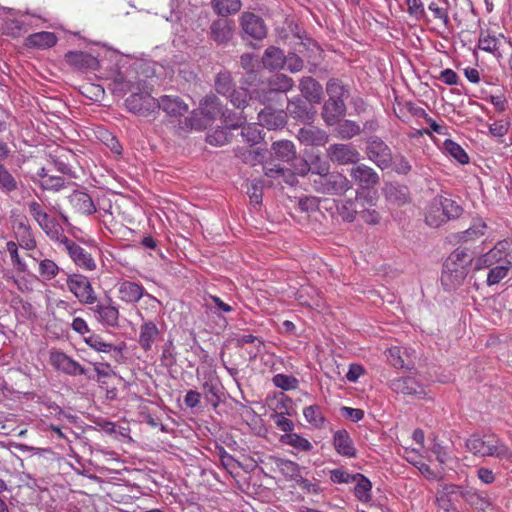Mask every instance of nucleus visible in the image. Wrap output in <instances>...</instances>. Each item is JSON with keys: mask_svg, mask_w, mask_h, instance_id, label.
<instances>
[{"mask_svg": "<svg viewBox=\"0 0 512 512\" xmlns=\"http://www.w3.org/2000/svg\"><path fill=\"white\" fill-rule=\"evenodd\" d=\"M85 343L98 352L109 353L111 351H121L113 344L105 342L99 335L96 334H92L86 337Z\"/></svg>", "mask_w": 512, "mask_h": 512, "instance_id": "c03bdc74", "label": "nucleus"}, {"mask_svg": "<svg viewBox=\"0 0 512 512\" xmlns=\"http://www.w3.org/2000/svg\"><path fill=\"white\" fill-rule=\"evenodd\" d=\"M68 290L85 305L94 304L97 301V295L88 278L81 274L69 275L66 280Z\"/></svg>", "mask_w": 512, "mask_h": 512, "instance_id": "0eeeda50", "label": "nucleus"}, {"mask_svg": "<svg viewBox=\"0 0 512 512\" xmlns=\"http://www.w3.org/2000/svg\"><path fill=\"white\" fill-rule=\"evenodd\" d=\"M282 441L300 451H310L313 448L312 444L306 438L295 433L283 435Z\"/></svg>", "mask_w": 512, "mask_h": 512, "instance_id": "49530a36", "label": "nucleus"}, {"mask_svg": "<svg viewBox=\"0 0 512 512\" xmlns=\"http://www.w3.org/2000/svg\"><path fill=\"white\" fill-rule=\"evenodd\" d=\"M352 185L356 184L362 190L373 189L380 183V176L370 166L360 163V161L352 166L349 170Z\"/></svg>", "mask_w": 512, "mask_h": 512, "instance_id": "6e6552de", "label": "nucleus"}, {"mask_svg": "<svg viewBox=\"0 0 512 512\" xmlns=\"http://www.w3.org/2000/svg\"><path fill=\"white\" fill-rule=\"evenodd\" d=\"M38 183L42 189L52 191H59L65 186V181L62 177L51 174L44 180H39Z\"/></svg>", "mask_w": 512, "mask_h": 512, "instance_id": "6e6d98bb", "label": "nucleus"}, {"mask_svg": "<svg viewBox=\"0 0 512 512\" xmlns=\"http://www.w3.org/2000/svg\"><path fill=\"white\" fill-rule=\"evenodd\" d=\"M338 212L342 219L347 222L354 221L358 213L355 208V202L352 199L343 201L342 205L338 207Z\"/></svg>", "mask_w": 512, "mask_h": 512, "instance_id": "5fc2aeb1", "label": "nucleus"}, {"mask_svg": "<svg viewBox=\"0 0 512 512\" xmlns=\"http://www.w3.org/2000/svg\"><path fill=\"white\" fill-rule=\"evenodd\" d=\"M225 125L230 129L241 128L244 124H246V116L243 112H232L228 109L225 110V115L221 117Z\"/></svg>", "mask_w": 512, "mask_h": 512, "instance_id": "09e8293b", "label": "nucleus"}, {"mask_svg": "<svg viewBox=\"0 0 512 512\" xmlns=\"http://www.w3.org/2000/svg\"><path fill=\"white\" fill-rule=\"evenodd\" d=\"M50 363L58 371L71 376L86 375L87 373L84 367L61 351L50 352Z\"/></svg>", "mask_w": 512, "mask_h": 512, "instance_id": "9b49d317", "label": "nucleus"}, {"mask_svg": "<svg viewBox=\"0 0 512 512\" xmlns=\"http://www.w3.org/2000/svg\"><path fill=\"white\" fill-rule=\"evenodd\" d=\"M327 158L337 166L356 165L361 154L353 144L335 143L326 149Z\"/></svg>", "mask_w": 512, "mask_h": 512, "instance_id": "423d86ee", "label": "nucleus"}, {"mask_svg": "<svg viewBox=\"0 0 512 512\" xmlns=\"http://www.w3.org/2000/svg\"><path fill=\"white\" fill-rule=\"evenodd\" d=\"M313 189L320 194L342 196L352 189V182L340 172H331L319 180H311Z\"/></svg>", "mask_w": 512, "mask_h": 512, "instance_id": "20e7f679", "label": "nucleus"}, {"mask_svg": "<svg viewBox=\"0 0 512 512\" xmlns=\"http://www.w3.org/2000/svg\"><path fill=\"white\" fill-rule=\"evenodd\" d=\"M226 108L222 105L220 99L214 95H207L200 102V111L201 114L206 116L208 120H214L218 117H222L225 115Z\"/></svg>", "mask_w": 512, "mask_h": 512, "instance_id": "5701e85b", "label": "nucleus"}, {"mask_svg": "<svg viewBox=\"0 0 512 512\" xmlns=\"http://www.w3.org/2000/svg\"><path fill=\"white\" fill-rule=\"evenodd\" d=\"M18 189V181L16 177L0 163V191L10 194Z\"/></svg>", "mask_w": 512, "mask_h": 512, "instance_id": "4c0bfd02", "label": "nucleus"}, {"mask_svg": "<svg viewBox=\"0 0 512 512\" xmlns=\"http://www.w3.org/2000/svg\"><path fill=\"white\" fill-rule=\"evenodd\" d=\"M366 154L368 159L382 170L390 168L393 163L391 149L377 136H371L367 139Z\"/></svg>", "mask_w": 512, "mask_h": 512, "instance_id": "39448f33", "label": "nucleus"}, {"mask_svg": "<svg viewBox=\"0 0 512 512\" xmlns=\"http://www.w3.org/2000/svg\"><path fill=\"white\" fill-rule=\"evenodd\" d=\"M384 195L390 204L398 207L410 202V191L405 185L387 184L384 188Z\"/></svg>", "mask_w": 512, "mask_h": 512, "instance_id": "412c9836", "label": "nucleus"}, {"mask_svg": "<svg viewBox=\"0 0 512 512\" xmlns=\"http://www.w3.org/2000/svg\"><path fill=\"white\" fill-rule=\"evenodd\" d=\"M303 97L309 103H320L322 100V86L312 77H303L299 84Z\"/></svg>", "mask_w": 512, "mask_h": 512, "instance_id": "393cba45", "label": "nucleus"}, {"mask_svg": "<svg viewBox=\"0 0 512 512\" xmlns=\"http://www.w3.org/2000/svg\"><path fill=\"white\" fill-rule=\"evenodd\" d=\"M333 446L336 452L344 457L355 458L357 450L349 433L345 430H338L333 435Z\"/></svg>", "mask_w": 512, "mask_h": 512, "instance_id": "aec40b11", "label": "nucleus"}, {"mask_svg": "<svg viewBox=\"0 0 512 512\" xmlns=\"http://www.w3.org/2000/svg\"><path fill=\"white\" fill-rule=\"evenodd\" d=\"M273 384L281 388L283 390H292L296 389L298 386V380L293 376H288L285 374H276L273 379Z\"/></svg>", "mask_w": 512, "mask_h": 512, "instance_id": "864d4df0", "label": "nucleus"}, {"mask_svg": "<svg viewBox=\"0 0 512 512\" xmlns=\"http://www.w3.org/2000/svg\"><path fill=\"white\" fill-rule=\"evenodd\" d=\"M326 92L329 98L344 101L349 97L348 88L338 79H330L326 84Z\"/></svg>", "mask_w": 512, "mask_h": 512, "instance_id": "a19ab883", "label": "nucleus"}, {"mask_svg": "<svg viewBox=\"0 0 512 512\" xmlns=\"http://www.w3.org/2000/svg\"><path fill=\"white\" fill-rule=\"evenodd\" d=\"M234 22L227 18H219L210 26V38L217 44H225L233 37Z\"/></svg>", "mask_w": 512, "mask_h": 512, "instance_id": "2eb2a0df", "label": "nucleus"}, {"mask_svg": "<svg viewBox=\"0 0 512 512\" xmlns=\"http://www.w3.org/2000/svg\"><path fill=\"white\" fill-rule=\"evenodd\" d=\"M242 31L255 40H262L267 35V28L263 19L251 12H244L240 18Z\"/></svg>", "mask_w": 512, "mask_h": 512, "instance_id": "f8f14e48", "label": "nucleus"}, {"mask_svg": "<svg viewBox=\"0 0 512 512\" xmlns=\"http://www.w3.org/2000/svg\"><path fill=\"white\" fill-rule=\"evenodd\" d=\"M486 227L487 226L485 222H483L482 220H478L473 224V226L463 231L459 238L460 240L465 242L475 240L480 236L484 235V230L486 229Z\"/></svg>", "mask_w": 512, "mask_h": 512, "instance_id": "603ef678", "label": "nucleus"}, {"mask_svg": "<svg viewBox=\"0 0 512 512\" xmlns=\"http://www.w3.org/2000/svg\"><path fill=\"white\" fill-rule=\"evenodd\" d=\"M356 486L354 488V494L356 498L361 502H369L371 500V481L361 473H355Z\"/></svg>", "mask_w": 512, "mask_h": 512, "instance_id": "72a5a7b5", "label": "nucleus"}, {"mask_svg": "<svg viewBox=\"0 0 512 512\" xmlns=\"http://www.w3.org/2000/svg\"><path fill=\"white\" fill-rule=\"evenodd\" d=\"M405 3L407 5V11L411 16H414L418 20L425 17L426 12L421 0H405Z\"/></svg>", "mask_w": 512, "mask_h": 512, "instance_id": "680f3d73", "label": "nucleus"}, {"mask_svg": "<svg viewBox=\"0 0 512 512\" xmlns=\"http://www.w3.org/2000/svg\"><path fill=\"white\" fill-rule=\"evenodd\" d=\"M510 269V260L501 261L498 265L492 267L489 270V273L487 275V284L489 286L498 284L502 279H504L507 276Z\"/></svg>", "mask_w": 512, "mask_h": 512, "instance_id": "ea45409f", "label": "nucleus"}, {"mask_svg": "<svg viewBox=\"0 0 512 512\" xmlns=\"http://www.w3.org/2000/svg\"><path fill=\"white\" fill-rule=\"evenodd\" d=\"M56 42L57 38L54 33L43 31L30 35L26 39V46L45 49L52 47Z\"/></svg>", "mask_w": 512, "mask_h": 512, "instance_id": "473e14b6", "label": "nucleus"}, {"mask_svg": "<svg viewBox=\"0 0 512 512\" xmlns=\"http://www.w3.org/2000/svg\"><path fill=\"white\" fill-rule=\"evenodd\" d=\"M90 310L96 315L98 321L110 327L118 326L119 311L111 305L97 304L90 307Z\"/></svg>", "mask_w": 512, "mask_h": 512, "instance_id": "bb28decb", "label": "nucleus"}, {"mask_svg": "<svg viewBox=\"0 0 512 512\" xmlns=\"http://www.w3.org/2000/svg\"><path fill=\"white\" fill-rule=\"evenodd\" d=\"M66 62L78 70H97L99 61L89 53L82 51H70L65 55Z\"/></svg>", "mask_w": 512, "mask_h": 512, "instance_id": "f3484780", "label": "nucleus"}, {"mask_svg": "<svg viewBox=\"0 0 512 512\" xmlns=\"http://www.w3.org/2000/svg\"><path fill=\"white\" fill-rule=\"evenodd\" d=\"M336 132L341 139L349 140L354 136L360 134L361 128L354 121L344 120L338 123L336 127Z\"/></svg>", "mask_w": 512, "mask_h": 512, "instance_id": "79ce46f5", "label": "nucleus"}, {"mask_svg": "<svg viewBox=\"0 0 512 512\" xmlns=\"http://www.w3.org/2000/svg\"><path fill=\"white\" fill-rule=\"evenodd\" d=\"M507 242H499L486 254L482 255L476 262V269L489 268L498 265L501 261H506L507 254L504 252Z\"/></svg>", "mask_w": 512, "mask_h": 512, "instance_id": "6ab92c4d", "label": "nucleus"}, {"mask_svg": "<svg viewBox=\"0 0 512 512\" xmlns=\"http://www.w3.org/2000/svg\"><path fill=\"white\" fill-rule=\"evenodd\" d=\"M306 421L314 428L322 429L325 427L326 418L322 414L321 408L317 405H311L303 410Z\"/></svg>", "mask_w": 512, "mask_h": 512, "instance_id": "e433bc0d", "label": "nucleus"}, {"mask_svg": "<svg viewBox=\"0 0 512 512\" xmlns=\"http://www.w3.org/2000/svg\"><path fill=\"white\" fill-rule=\"evenodd\" d=\"M214 11L221 16H227L237 13L241 9L240 0H213Z\"/></svg>", "mask_w": 512, "mask_h": 512, "instance_id": "58836bf2", "label": "nucleus"}, {"mask_svg": "<svg viewBox=\"0 0 512 512\" xmlns=\"http://www.w3.org/2000/svg\"><path fill=\"white\" fill-rule=\"evenodd\" d=\"M159 330L153 322H145L140 327L139 345L148 351L151 349L153 342L157 338Z\"/></svg>", "mask_w": 512, "mask_h": 512, "instance_id": "2f4dec72", "label": "nucleus"}, {"mask_svg": "<svg viewBox=\"0 0 512 512\" xmlns=\"http://www.w3.org/2000/svg\"><path fill=\"white\" fill-rule=\"evenodd\" d=\"M69 202L77 213L91 215L96 212V206L92 198L85 192L74 191L69 196Z\"/></svg>", "mask_w": 512, "mask_h": 512, "instance_id": "b1692460", "label": "nucleus"}, {"mask_svg": "<svg viewBox=\"0 0 512 512\" xmlns=\"http://www.w3.org/2000/svg\"><path fill=\"white\" fill-rule=\"evenodd\" d=\"M262 62L263 66L269 70H279L284 68L286 56L280 48L270 46L264 51Z\"/></svg>", "mask_w": 512, "mask_h": 512, "instance_id": "c85d7f7f", "label": "nucleus"}, {"mask_svg": "<svg viewBox=\"0 0 512 512\" xmlns=\"http://www.w3.org/2000/svg\"><path fill=\"white\" fill-rule=\"evenodd\" d=\"M287 112L292 118L307 122L313 121L316 113L313 108L308 107L306 101L300 98H295L288 102Z\"/></svg>", "mask_w": 512, "mask_h": 512, "instance_id": "4be33fe9", "label": "nucleus"}, {"mask_svg": "<svg viewBox=\"0 0 512 512\" xmlns=\"http://www.w3.org/2000/svg\"><path fill=\"white\" fill-rule=\"evenodd\" d=\"M226 97L238 109H244L249 102L248 91L244 88L238 90L234 88Z\"/></svg>", "mask_w": 512, "mask_h": 512, "instance_id": "3c124183", "label": "nucleus"}, {"mask_svg": "<svg viewBox=\"0 0 512 512\" xmlns=\"http://www.w3.org/2000/svg\"><path fill=\"white\" fill-rule=\"evenodd\" d=\"M390 388L396 393L415 396L419 399L427 395L425 387L413 377L394 379L390 382Z\"/></svg>", "mask_w": 512, "mask_h": 512, "instance_id": "ddd939ff", "label": "nucleus"}, {"mask_svg": "<svg viewBox=\"0 0 512 512\" xmlns=\"http://www.w3.org/2000/svg\"><path fill=\"white\" fill-rule=\"evenodd\" d=\"M444 149L449 153L453 158H455L459 163L466 164L469 162V157L463 148L457 144L456 142L447 139L444 141Z\"/></svg>", "mask_w": 512, "mask_h": 512, "instance_id": "de8ad7c7", "label": "nucleus"}, {"mask_svg": "<svg viewBox=\"0 0 512 512\" xmlns=\"http://www.w3.org/2000/svg\"><path fill=\"white\" fill-rule=\"evenodd\" d=\"M241 136L250 146L258 144L263 138L257 124H244L241 127Z\"/></svg>", "mask_w": 512, "mask_h": 512, "instance_id": "a18cd8bd", "label": "nucleus"}, {"mask_svg": "<svg viewBox=\"0 0 512 512\" xmlns=\"http://www.w3.org/2000/svg\"><path fill=\"white\" fill-rule=\"evenodd\" d=\"M258 121L261 126H266L270 130L279 129L286 124V117L282 112L266 108L258 113Z\"/></svg>", "mask_w": 512, "mask_h": 512, "instance_id": "c756f323", "label": "nucleus"}, {"mask_svg": "<svg viewBox=\"0 0 512 512\" xmlns=\"http://www.w3.org/2000/svg\"><path fill=\"white\" fill-rule=\"evenodd\" d=\"M303 66H304V62L303 60L296 54H290L288 56H286V63L284 65V67L292 72V73H296V72H299L303 69Z\"/></svg>", "mask_w": 512, "mask_h": 512, "instance_id": "338daca9", "label": "nucleus"}, {"mask_svg": "<svg viewBox=\"0 0 512 512\" xmlns=\"http://www.w3.org/2000/svg\"><path fill=\"white\" fill-rule=\"evenodd\" d=\"M498 44L499 39L497 37L490 35L484 36L483 33H481L478 43L479 49L487 52H495L498 50Z\"/></svg>", "mask_w": 512, "mask_h": 512, "instance_id": "052dcab7", "label": "nucleus"}, {"mask_svg": "<svg viewBox=\"0 0 512 512\" xmlns=\"http://www.w3.org/2000/svg\"><path fill=\"white\" fill-rule=\"evenodd\" d=\"M271 153L274 159L290 163L297 159L296 148L289 140L276 141L271 146Z\"/></svg>", "mask_w": 512, "mask_h": 512, "instance_id": "a878e982", "label": "nucleus"}, {"mask_svg": "<svg viewBox=\"0 0 512 512\" xmlns=\"http://www.w3.org/2000/svg\"><path fill=\"white\" fill-rule=\"evenodd\" d=\"M41 229L51 240L59 241L61 244L62 240L67 238L65 235H63L62 226L54 218H51L49 222H47Z\"/></svg>", "mask_w": 512, "mask_h": 512, "instance_id": "8fccbe9b", "label": "nucleus"}, {"mask_svg": "<svg viewBox=\"0 0 512 512\" xmlns=\"http://www.w3.org/2000/svg\"><path fill=\"white\" fill-rule=\"evenodd\" d=\"M330 479L334 483H351L355 480V474H350L342 469H333L330 471Z\"/></svg>", "mask_w": 512, "mask_h": 512, "instance_id": "69168bd1", "label": "nucleus"}, {"mask_svg": "<svg viewBox=\"0 0 512 512\" xmlns=\"http://www.w3.org/2000/svg\"><path fill=\"white\" fill-rule=\"evenodd\" d=\"M157 102V109H162L170 117H179L188 111V105L177 95H163Z\"/></svg>", "mask_w": 512, "mask_h": 512, "instance_id": "dca6fc26", "label": "nucleus"}, {"mask_svg": "<svg viewBox=\"0 0 512 512\" xmlns=\"http://www.w3.org/2000/svg\"><path fill=\"white\" fill-rule=\"evenodd\" d=\"M297 139L306 146H324L328 143L329 135L316 126H306L299 129Z\"/></svg>", "mask_w": 512, "mask_h": 512, "instance_id": "4468645a", "label": "nucleus"}, {"mask_svg": "<svg viewBox=\"0 0 512 512\" xmlns=\"http://www.w3.org/2000/svg\"><path fill=\"white\" fill-rule=\"evenodd\" d=\"M467 449L480 457H495L512 463V451L495 435H473L466 441Z\"/></svg>", "mask_w": 512, "mask_h": 512, "instance_id": "f03ea898", "label": "nucleus"}, {"mask_svg": "<svg viewBox=\"0 0 512 512\" xmlns=\"http://www.w3.org/2000/svg\"><path fill=\"white\" fill-rule=\"evenodd\" d=\"M62 244L65 246L69 256L77 266L87 271H93L96 269V262L94 258L83 247L69 238H64L62 240Z\"/></svg>", "mask_w": 512, "mask_h": 512, "instance_id": "9d476101", "label": "nucleus"}, {"mask_svg": "<svg viewBox=\"0 0 512 512\" xmlns=\"http://www.w3.org/2000/svg\"><path fill=\"white\" fill-rule=\"evenodd\" d=\"M345 112L344 101L328 98L322 107L321 116L328 126H333L345 115Z\"/></svg>", "mask_w": 512, "mask_h": 512, "instance_id": "a211bd4d", "label": "nucleus"}, {"mask_svg": "<svg viewBox=\"0 0 512 512\" xmlns=\"http://www.w3.org/2000/svg\"><path fill=\"white\" fill-rule=\"evenodd\" d=\"M387 358L391 365H393L395 368H409V365L405 363L404 359L401 356V351L397 347H393L388 349L387 351Z\"/></svg>", "mask_w": 512, "mask_h": 512, "instance_id": "e2e57ef3", "label": "nucleus"}, {"mask_svg": "<svg viewBox=\"0 0 512 512\" xmlns=\"http://www.w3.org/2000/svg\"><path fill=\"white\" fill-rule=\"evenodd\" d=\"M214 86L217 93L227 96L235 88L231 73L227 70L217 73Z\"/></svg>", "mask_w": 512, "mask_h": 512, "instance_id": "c9c22d12", "label": "nucleus"}, {"mask_svg": "<svg viewBox=\"0 0 512 512\" xmlns=\"http://www.w3.org/2000/svg\"><path fill=\"white\" fill-rule=\"evenodd\" d=\"M311 180H319V178H324L325 176L329 175L330 172V166L326 162L313 164L311 166Z\"/></svg>", "mask_w": 512, "mask_h": 512, "instance_id": "774afa93", "label": "nucleus"}, {"mask_svg": "<svg viewBox=\"0 0 512 512\" xmlns=\"http://www.w3.org/2000/svg\"><path fill=\"white\" fill-rule=\"evenodd\" d=\"M269 460L287 479L297 482L301 477V468L296 462L278 457H270Z\"/></svg>", "mask_w": 512, "mask_h": 512, "instance_id": "7c9ffc66", "label": "nucleus"}, {"mask_svg": "<svg viewBox=\"0 0 512 512\" xmlns=\"http://www.w3.org/2000/svg\"><path fill=\"white\" fill-rule=\"evenodd\" d=\"M463 212L462 207L454 200L438 196L430 202L425 222L432 228H438L448 220L458 218Z\"/></svg>", "mask_w": 512, "mask_h": 512, "instance_id": "7ed1b4c3", "label": "nucleus"}, {"mask_svg": "<svg viewBox=\"0 0 512 512\" xmlns=\"http://www.w3.org/2000/svg\"><path fill=\"white\" fill-rule=\"evenodd\" d=\"M144 287L140 284L131 281H123L119 284L118 293L121 300L126 303L138 302L143 294Z\"/></svg>", "mask_w": 512, "mask_h": 512, "instance_id": "cd10ccee", "label": "nucleus"}, {"mask_svg": "<svg viewBox=\"0 0 512 512\" xmlns=\"http://www.w3.org/2000/svg\"><path fill=\"white\" fill-rule=\"evenodd\" d=\"M472 261V255L460 248L449 255L441 275V283L446 291H454L463 284Z\"/></svg>", "mask_w": 512, "mask_h": 512, "instance_id": "f257e3e1", "label": "nucleus"}, {"mask_svg": "<svg viewBox=\"0 0 512 512\" xmlns=\"http://www.w3.org/2000/svg\"><path fill=\"white\" fill-rule=\"evenodd\" d=\"M125 105L130 112L147 117L157 110L158 102L148 93H133L125 100Z\"/></svg>", "mask_w": 512, "mask_h": 512, "instance_id": "1a4fd4ad", "label": "nucleus"}, {"mask_svg": "<svg viewBox=\"0 0 512 512\" xmlns=\"http://www.w3.org/2000/svg\"><path fill=\"white\" fill-rule=\"evenodd\" d=\"M293 85V79L285 74H276L269 80L271 92H287L293 87Z\"/></svg>", "mask_w": 512, "mask_h": 512, "instance_id": "37998d69", "label": "nucleus"}, {"mask_svg": "<svg viewBox=\"0 0 512 512\" xmlns=\"http://www.w3.org/2000/svg\"><path fill=\"white\" fill-rule=\"evenodd\" d=\"M264 174L270 178H283V180L290 185H293L295 181L292 171L278 164L267 163L264 166Z\"/></svg>", "mask_w": 512, "mask_h": 512, "instance_id": "f704fd0d", "label": "nucleus"}, {"mask_svg": "<svg viewBox=\"0 0 512 512\" xmlns=\"http://www.w3.org/2000/svg\"><path fill=\"white\" fill-rule=\"evenodd\" d=\"M206 141L213 146H223L228 142V135L224 130L216 129L207 135Z\"/></svg>", "mask_w": 512, "mask_h": 512, "instance_id": "0e129e2a", "label": "nucleus"}, {"mask_svg": "<svg viewBox=\"0 0 512 512\" xmlns=\"http://www.w3.org/2000/svg\"><path fill=\"white\" fill-rule=\"evenodd\" d=\"M428 9L433 13L435 18L442 21L445 28L449 29L451 27L447 7H440L436 2H431L428 5Z\"/></svg>", "mask_w": 512, "mask_h": 512, "instance_id": "4d7b16f0", "label": "nucleus"}, {"mask_svg": "<svg viewBox=\"0 0 512 512\" xmlns=\"http://www.w3.org/2000/svg\"><path fill=\"white\" fill-rule=\"evenodd\" d=\"M6 249L9 252L12 263L17 270L19 272L26 271V264L19 257L17 244L13 241H8L6 243Z\"/></svg>", "mask_w": 512, "mask_h": 512, "instance_id": "13d9d810", "label": "nucleus"}, {"mask_svg": "<svg viewBox=\"0 0 512 512\" xmlns=\"http://www.w3.org/2000/svg\"><path fill=\"white\" fill-rule=\"evenodd\" d=\"M58 270L56 263L50 259H44L39 264L40 274L48 280L54 278L57 275Z\"/></svg>", "mask_w": 512, "mask_h": 512, "instance_id": "bf43d9fd", "label": "nucleus"}]
</instances>
